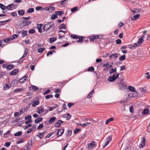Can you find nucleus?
<instances>
[{
	"label": "nucleus",
	"instance_id": "31",
	"mask_svg": "<svg viewBox=\"0 0 150 150\" xmlns=\"http://www.w3.org/2000/svg\"><path fill=\"white\" fill-rule=\"evenodd\" d=\"M13 68V64L8 65L7 67V70H10Z\"/></svg>",
	"mask_w": 150,
	"mask_h": 150
},
{
	"label": "nucleus",
	"instance_id": "21",
	"mask_svg": "<svg viewBox=\"0 0 150 150\" xmlns=\"http://www.w3.org/2000/svg\"><path fill=\"white\" fill-rule=\"evenodd\" d=\"M71 115L69 113H68L66 115H64V117L67 118V120H69V119L71 118Z\"/></svg>",
	"mask_w": 150,
	"mask_h": 150
},
{
	"label": "nucleus",
	"instance_id": "5",
	"mask_svg": "<svg viewBox=\"0 0 150 150\" xmlns=\"http://www.w3.org/2000/svg\"><path fill=\"white\" fill-rule=\"evenodd\" d=\"M142 142L141 144L139 145V147L140 148H143L145 145V142H146V139L144 137H142Z\"/></svg>",
	"mask_w": 150,
	"mask_h": 150
},
{
	"label": "nucleus",
	"instance_id": "17",
	"mask_svg": "<svg viewBox=\"0 0 150 150\" xmlns=\"http://www.w3.org/2000/svg\"><path fill=\"white\" fill-rule=\"evenodd\" d=\"M25 50L24 51V54L22 57L20 58V59L25 57L28 54V50L26 48H25Z\"/></svg>",
	"mask_w": 150,
	"mask_h": 150
},
{
	"label": "nucleus",
	"instance_id": "55",
	"mask_svg": "<svg viewBox=\"0 0 150 150\" xmlns=\"http://www.w3.org/2000/svg\"><path fill=\"white\" fill-rule=\"evenodd\" d=\"M10 132V131H8L7 132H6V133L4 134V137H8V135Z\"/></svg>",
	"mask_w": 150,
	"mask_h": 150
},
{
	"label": "nucleus",
	"instance_id": "45",
	"mask_svg": "<svg viewBox=\"0 0 150 150\" xmlns=\"http://www.w3.org/2000/svg\"><path fill=\"white\" fill-rule=\"evenodd\" d=\"M60 29H66V27L64 23L60 25L59 26Z\"/></svg>",
	"mask_w": 150,
	"mask_h": 150
},
{
	"label": "nucleus",
	"instance_id": "27",
	"mask_svg": "<svg viewBox=\"0 0 150 150\" xmlns=\"http://www.w3.org/2000/svg\"><path fill=\"white\" fill-rule=\"evenodd\" d=\"M114 118L113 117H111L109 119H108L105 122V124H107L108 123H109L110 122L114 120Z\"/></svg>",
	"mask_w": 150,
	"mask_h": 150
},
{
	"label": "nucleus",
	"instance_id": "52",
	"mask_svg": "<svg viewBox=\"0 0 150 150\" xmlns=\"http://www.w3.org/2000/svg\"><path fill=\"white\" fill-rule=\"evenodd\" d=\"M43 127V123L40 124V125L38 127L37 129H41Z\"/></svg>",
	"mask_w": 150,
	"mask_h": 150
},
{
	"label": "nucleus",
	"instance_id": "46",
	"mask_svg": "<svg viewBox=\"0 0 150 150\" xmlns=\"http://www.w3.org/2000/svg\"><path fill=\"white\" fill-rule=\"evenodd\" d=\"M56 40V39L54 38H50V43H52Z\"/></svg>",
	"mask_w": 150,
	"mask_h": 150
},
{
	"label": "nucleus",
	"instance_id": "18",
	"mask_svg": "<svg viewBox=\"0 0 150 150\" xmlns=\"http://www.w3.org/2000/svg\"><path fill=\"white\" fill-rule=\"evenodd\" d=\"M143 38V37L139 38V39L137 43L139 45H140L142 44L143 43L144 41Z\"/></svg>",
	"mask_w": 150,
	"mask_h": 150
},
{
	"label": "nucleus",
	"instance_id": "33",
	"mask_svg": "<svg viewBox=\"0 0 150 150\" xmlns=\"http://www.w3.org/2000/svg\"><path fill=\"white\" fill-rule=\"evenodd\" d=\"M140 11L139 9H135L134 10L131 9V11L132 12L134 13H137Z\"/></svg>",
	"mask_w": 150,
	"mask_h": 150
},
{
	"label": "nucleus",
	"instance_id": "38",
	"mask_svg": "<svg viewBox=\"0 0 150 150\" xmlns=\"http://www.w3.org/2000/svg\"><path fill=\"white\" fill-rule=\"evenodd\" d=\"M126 59L125 55H124L119 57V59L120 60H123Z\"/></svg>",
	"mask_w": 150,
	"mask_h": 150
},
{
	"label": "nucleus",
	"instance_id": "2",
	"mask_svg": "<svg viewBox=\"0 0 150 150\" xmlns=\"http://www.w3.org/2000/svg\"><path fill=\"white\" fill-rule=\"evenodd\" d=\"M120 74H116V73H115L112 76L109 77L108 79V80L110 82H114L119 77Z\"/></svg>",
	"mask_w": 150,
	"mask_h": 150
},
{
	"label": "nucleus",
	"instance_id": "57",
	"mask_svg": "<svg viewBox=\"0 0 150 150\" xmlns=\"http://www.w3.org/2000/svg\"><path fill=\"white\" fill-rule=\"evenodd\" d=\"M18 36V35L17 34H13L11 37L13 40L16 38Z\"/></svg>",
	"mask_w": 150,
	"mask_h": 150
},
{
	"label": "nucleus",
	"instance_id": "40",
	"mask_svg": "<svg viewBox=\"0 0 150 150\" xmlns=\"http://www.w3.org/2000/svg\"><path fill=\"white\" fill-rule=\"evenodd\" d=\"M61 123L60 122H59V120L57 121V122L56 123L54 124V126L55 127H59L60 126Z\"/></svg>",
	"mask_w": 150,
	"mask_h": 150
},
{
	"label": "nucleus",
	"instance_id": "35",
	"mask_svg": "<svg viewBox=\"0 0 150 150\" xmlns=\"http://www.w3.org/2000/svg\"><path fill=\"white\" fill-rule=\"evenodd\" d=\"M0 8L2 10H4L6 8V6L3 5V4H0Z\"/></svg>",
	"mask_w": 150,
	"mask_h": 150
},
{
	"label": "nucleus",
	"instance_id": "44",
	"mask_svg": "<svg viewBox=\"0 0 150 150\" xmlns=\"http://www.w3.org/2000/svg\"><path fill=\"white\" fill-rule=\"evenodd\" d=\"M53 97V95L52 94L49 95H47L45 96V98L46 99H48L50 98H51Z\"/></svg>",
	"mask_w": 150,
	"mask_h": 150
},
{
	"label": "nucleus",
	"instance_id": "28",
	"mask_svg": "<svg viewBox=\"0 0 150 150\" xmlns=\"http://www.w3.org/2000/svg\"><path fill=\"white\" fill-rule=\"evenodd\" d=\"M68 2V0H63L62 1L61 3L62 5H64L67 4Z\"/></svg>",
	"mask_w": 150,
	"mask_h": 150
},
{
	"label": "nucleus",
	"instance_id": "49",
	"mask_svg": "<svg viewBox=\"0 0 150 150\" xmlns=\"http://www.w3.org/2000/svg\"><path fill=\"white\" fill-rule=\"evenodd\" d=\"M78 9V8L77 7H75L71 9V11L72 12H74L76 11Z\"/></svg>",
	"mask_w": 150,
	"mask_h": 150
},
{
	"label": "nucleus",
	"instance_id": "62",
	"mask_svg": "<svg viewBox=\"0 0 150 150\" xmlns=\"http://www.w3.org/2000/svg\"><path fill=\"white\" fill-rule=\"evenodd\" d=\"M23 142V139H20L17 142V144H19Z\"/></svg>",
	"mask_w": 150,
	"mask_h": 150
},
{
	"label": "nucleus",
	"instance_id": "42",
	"mask_svg": "<svg viewBox=\"0 0 150 150\" xmlns=\"http://www.w3.org/2000/svg\"><path fill=\"white\" fill-rule=\"evenodd\" d=\"M56 13L57 14V15H58L59 16L61 15L62 13L64 14V13L63 11H57Z\"/></svg>",
	"mask_w": 150,
	"mask_h": 150
},
{
	"label": "nucleus",
	"instance_id": "34",
	"mask_svg": "<svg viewBox=\"0 0 150 150\" xmlns=\"http://www.w3.org/2000/svg\"><path fill=\"white\" fill-rule=\"evenodd\" d=\"M57 17V14H54L52 15L51 18L52 20H54Z\"/></svg>",
	"mask_w": 150,
	"mask_h": 150
},
{
	"label": "nucleus",
	"instance_id": "19",
	"mask_svg": "<svg viewBox=\"0 0 150 150\" xmlns=\"http://www.w3.org/2000/svg\"><path fill=\"white\" fill-rule=\"evenodd\" d=\"M18 72V69H14L13 71L10 73L11 75H15Z\"/></svg>",
	"mask_w": 150,
	"mask_h": 150
},
{
	"label": "nucleus",
	"instance_id": "41",
	"mask_svg": "<svg viewBox=\"0 0 150 150\" xmlns=\"http://www.w3.org/2000/svg\"><path fill=\"white\" fill-rule=\"evenodd\" d=\"M45 49V47L40 48L38 49V51L40 53H42Z\"/></svg>",
	"mask_w": 150,
	"mask_h": 150
},
{
	"label": "nucleus",
	"instance_id": "7",
	"mask_svg": "<svg viewBox=\"0 0 150 150\" xmlns=\"http://www.w3.org/2000/svg\"><path fill=\"white\" fill-rule=\"evenodd\" d=\"M128 89L132 92H134V94L135 96L137 95L138 94V93L137 91H136L134 87L132 86H128Z\"/></svg>",
	"mask_w": 150,
	"mask_h": 150
},
{
	"label": "nucleus",
	"instance_id": "9",
	"mask_svg": "<svg viewBox=\"0 0 150 150\" xmlns=\"http://www.w3.org/2000/svg\"><path fill=\"white\" fill-rule=\"evenodd\" d=\"M101 37H100L98 35H96L95 36H92L90 39L91 41H93L94 40L97 38H101L102 37L101 36H100Z\"/></svg>",
	"mask_w": 150,
	"mask_h": 150
},
{
	"label": "nucleus",
	"instance_id": "47",
	"mask_svg": "<svg viewBox=\"0 0 150 150\" xmlns=\"http://www.w3.org/2000/svg\"><path fill=\"white\" fill-rule=\"evenodd\" d=\"M94 69L93 67H91L88 68L87 69L88 71H94Z\"/></svg>",
	"mask_w": 150,
	"mask_h": 150
},
{
	"label": "nucleus",
	"instance_id": "43",
	"mask_svg": "<svg viewBox=\"0 0 150 150\" xmlns=\"http://www.w3.org/2000/svg\"><path fill=\"white\" fill-rule=\"evenodd\" d=\"M91 124V123L89 122H86L85 123H84L82 124V127H85L88 126L90 125Z\"/></svg>",
	"mask_w": 150,
	"mask_h": 150
},
{
	"label": "nucleus",
	"instance_id": "50",
	"mask_svg": "<svg viewBox=\"0 0 150 150\" xmlns=\"http://www.w3.org/2000/svg\"><path fill=\"white\" fill-rule=\"evenodd\" d=\"M32 126L31 124H29L26 125L25 126L23 127V128L25 129H28L29 127H31Z\"/></svg>",
	"mask_w": 150,
	"mask_h": 150
},
{
	"label": "nucleus",
	"instance_id": "32",
	"mask_svg": "<svg viewBox=\"0 0 150 150\" xmlns=\"http://www.w3.org/2000/svg\"><path fill=\"white\" fill-rule=\"evenodd\" d=\"M23 91V88H19L14 89L13 91L14 92H16Z\"/></svg>",
	"mask_w": 150,
	"mask_h": 150
},
{
	"label": "nucleus",
	"instance_id": "26",
	"mask_svg": "<svg viewBox=\"0 0 150 150\" xmlns=\"http://www.w3.org/2000/svg\"><path fill=\"white\" fill-rule=\"evenodd\" d=\"M149 112V110L148 109H144L142 112L143 115L148 114Z\"/></svg>",
	"mask_w": 150,
	"mask_h": 150
},
{
	"label": "nucleus",
	"instance_id": "4",
	"mask_svg": "<svg viewBox=\"0 0 150 150\" xmlns=\"http://www.w3.org/2000/svg\"><path fill=\"white\" fill-rule=\"evenodd\" d=\"M31 22L29 21H23L19 24L20 26L24 27L26 25H29L30 24Z\"/></svg>",
	"mask_w": 150,
	"mask_h": 150
},
{
	"label": "nucleus",
	"instance_id": "23",
	"mask_svg": "<svg viewBox=\"0 0 150 150\" xmlns=\"http://www.w3.org/2000/svg\"><path fill=\"white\" fill-rule=\"evenodd\" d=\"M117 57L118 54L117 53H115L114 54H111L109 56V58H111L113 57L114 59H115L117 58Z\"/></svg>",
	"mask_w": 150,
	"mask_h": 150
},
{
	"label": "nucleus",
	"instance_id": "58",
	"mask_svg": "<svg viewBox=\"0 0 150 150\" xmlns=\"http://www.w3.org/2000/svg\"><path fill=\"white\" fill-rule=\"evenodd\" d=\"M31 118V116L30 115H28L27 116L25 117V119L26 120H31L30 119Z\"/></svg>",
	"mask_w": 150,
	"mask_h": 150
},
{
	"label": "nucleus",
	"instance_id": "54",
	"mask_svg": "<svg viewBox=\"0 0 150 150\" xmlns=\"http://www.w3.org/2000/svg\"><path fill=\"white\" fill-rule=\"evenodd\" d=\"M115 42L117 44H118L121 43L122 42L120 39H117L116 40Z\"/></svg>",
	"mask_w": 150,
	"mask_h": 150
},
{
	"label": "nucleus",
	"instance_id": "6",
	"mask_svg": "<svg viewBox=\"0 0 150 150\" xmlns=\"http://www.w3.org/2000/svg\"><path fill=\"white\" fill-rule=\"evenodd\" d=\"M64 131V129H57V136L59 137L61 136L63 133Z\"/></svg>",
	"mask_w": 150,
	"mask_h": 150
},
{
	"label": "nucleus",
	"instance_id": "36",
	"mask_svg": "<svg viewBox=\"0 0 150 150\" xmlns=\"http://www.w3.org/2000/svg\"><path fill=\"white\" fill-rule=\"evenodd\" d=\"M116 71V68H115L114 69H112L110 70L109 73L110 74H112L113 73H114Z\"/></svg>",
	"mask_w": 150,
	"mask_h": 150
},
{
	"label": "nucleus",
	"instance_id": "64",
	"mask_svg": "<svg viewBox=\"0 0 150 150\" xmlns=\"http://www.w3.org/2000/svg\"><path fill=\"white\" fill-rule=\"evenodd\" d=\"M109 65H110L108 63H106V64H104L103 65V67H109Z\"/></svg>",
	"mask_w": 150,
	"mask_h": 150
},
{
	"label": "nucleus",
	"instance_id": "13",
	"mask_svg": "<svg viewBox=\"0 0 150 150\" xmlns=\"http://www.w3.org/2000/svg\"><path fill=\"white\" fill-rule=\"evenodd\" d=\"M27 79V76L25 75L23 77L20 79L19 82L20 83H23V82L25 81Z\"/></svg>",
	"mask_w": 150,
	"mask_h": 150
},
{
	"label": "nucleus",
	"instance_id": "61",
	"mask_svg": "<svg viewBox=\"0 0 150 150\" xmlns=\"http://www.w3.org/2000/svg\"><path fill=\"white\" fill-rule=\"evenodd\" d=\"M81 130V129H80L77 128L74 131V133H77Z\"/></svg>",
	"mask_w": 150,
	"mask_h": 150
},
{
	"label": "nucleus",
	"instance_id": "20",
	"mask_svg": "<svg viewBox=\"0 0 150 150\" xmlns=\"http://www.w3.org/2000/svg\"><path fill=\"white\" fill-rule=\"evenodd\" d=\"M18 13L19 15L22 16L24 14L25 11L23 10H20L18 11Z\"/></svg>",
	"mask_w": 150,
	"mask_h": 150
},
{
	"label": "nucleus",
	"instance_id": "12",
	"mask_svg": "<svg viewBox=\"0 0 150 150\" xmlns=\"http://www.w3.org/2000/svg\"><path fill=\"white\" fill-rule=\"evenodd\" d=\"M140 16L139 14H137L136 15H134L131 18V20L132 21H134L139 18Z\"/></svg>",
	"mask_w": 150,
	"mask_h": 150
},
{
	"label": "nucleus",
	"instance_id": "25",
	"mask_svg": "<svg viewBox=\"0 0 150 150\" xmlns=\"http://www.w3.org/2000/svg\"><path fill=\"white\" fill-rule=\"evenodd\" d=\"M85 38L84 37L82 36H79L78 37V38L79 39V40H78L77 42H82L83 40V38Z\"/></svg>",
	"mask_w": 150,
	"mask_h": 150
},
{
	"label": "nucleus",
	"instance_id": "11",
	"mask_svg": "<svg viewBox=\"0 0 150 150\" xmlns=\"http://www.w3.org/2000/svg\"><path fill=\"white\" fill-rule=\"evenodd\" d=\"M46 134L45 132L44 131L42 132H40L37 135V136L39 137L40 139H42L43 138L44 135V134Z\"/></svg>",
	"mask_w": 150,
	"mask_h": 150
},
{
	"label": "nucleus",
	"instance_id": "56",
	"mask_svg": "<svg viewBox=\"0 0 150 150\" xmlns=\"http://www.w3.org/2000/svg\"><path fill=\"white\" fill-rule=\"evenodd\" d=\"M31 88L34 91H35L38 89V87H37L35 86L32 85V86Z\"/></svg>",
	"mask_w": 150,
	"mask_h": 150
},
{
	"label": "nucleus",
	"instance_id": "3",
	"mask_svg": "<svg viewBox=\"0 0 150 150\" xmlns=\"http://www.w3.org/2000/svg\"><path fill=\"white\" fill-rule=\"evenodd\" d=\"M96 146V144L94 141H92L90 143H88L86 145L87 148L88 150H90Z\"/></svg>",
	"mask_w": 150,
	"mask_h": 150
},
{
	"label": "nucleus",
	"instance_id": "8",
	"mask_svg": "<svg viewBox=\"0 0 150 150\" xmlns=\"http://www.w3.org/2000/svg\"><path fill=\"white\" fill-rule=\"evenodd\" d=\"M112 139V138L111 137L109 136L108 138L106 139V142L105 143L103 147H105L110 142Z\"/></svg>",
	"mask_w": 150,
	"mask_h": 150
},
{
	"label": "nucleus",
	"instance_id": "48",
	"mask_svg": "<svg viewBox=\"0 0 150 150\" xmlns=\"http://www.w3.org/2000/svg\"><path fill=\"white\" fill-rule=\"evenodd\" d=\"M54 133V132H51L49 134H48L46 136V138H48L50 137Z\"/></svg>",
	"mask_w": 150,
	"mask_h": 150
},
{
	"label": "nucleus",
	"instance_id": "22",
	"mask_svg": "<svg viewBox=\"0 0 150 150\" xmlns=\"http://www.w3.org/2000/svg\"><path fill=\"white\" fill-rule=\"evenodd\" d=\"M56 119V118L55 117H53L51 118L49 120V122L50 123H51L52 122H54L55 120Z\"/></svg>",
	"mask_w": 150,
	"mask_h": 150
},
{
	"label": "nucleus",
	"instance_id": "53",
	"mask_svg": "<svg viewBox=\"0 0 150 150\" xmlns=\"http://www.w3.org/2000/svg\"><path fill=\"white\" fill-rule=\"evenodd\" d=\"M53 52H55V51L54 50H52V51H50L48 52L47 53V56H49L50 54H53Z\"/></svg>",
	"mask_w": 150,
	"mask_h": 150
},
{
	"label": "nucleus",
	"instance_id": "15",
	"mask_svg": "<svg viewBox=\"0 0 150 150\" xmlns=\"http://www.w3.org/2000/svg\"><path fill=\"white\" fill-rule=\"evenodd\" d=\"M44 109L41 107L38 108L37 110V112L39 114H41L42 113Z\"/></svg>",
	"mask_w": 150,
	"mask_h": 150
},
{
	"label": "nucleus",
	"instance_id": "60",
	"mask_svg": "<svg viewBox=\"0 0 150 150\" xmlns=\"http://www.w3.org/2000/svg\"><path fill=\"white\" fill-rule=\"evenodd\" d=\"M11 15L13 17H16L17 16V14L16 12H13L11 13Z\"/></svg>",
	"mask_w": 150,
	"mask_h": 150
},
{
	"label": "nucleus",
	"instance_id": "59",
	"mask_svg": "<svg viewBox=\"0 0 150 150\" xmlns=\"http://www.w3.org/2000/svg\"><path fill=\"white\" fill-rule=\"evenodd\" d=\"M28 32L29 33L33 34L35 32V30L34 29L30 30Z\"/></svg>",
	"mask_w": 150,
	"mask_h": 150
},
{
	"label": "nucleus",
	"instance_id": "51",
	"mask_svg": "<svg viewBox=\"0 0 150 150\" xmlns=\"http://www.w3.org/2000/svg\"><path fill=\"white\" fill-rule=\"evenodd\" d=\"M10 87V86H8V84H6L4 86V90H6L8 89Z\"/></svg>",
	"mask_w": 150,
	"mask_h": 150
},
{
	"label": "nucleus",
	"instance_id": "30",
	"mask_svg": "<svg viewBox=\"0 0 150 150\" xmlns=\"http://www.w3.org/2000/svg\"><path fill=\"white\" fill-rule=\"evenodd\" d=\"M22 132L21 131H18L14 134V136L16 137H19L21 135Z\"/></svg>",
	"mask_w": 150,
	"mask_h": 150
},
{
	"label": "nucleus",
	"instance_id": "1",
	"mask_svg": "<svg viewBox=\"0 0 150 150\" xmlns=\"http://www.w3.org/2000/svg\"><path fill=\"white\" fill-rule=\"evenodd\" d=\"M52 27L54 28H55V25L53 22H50L45 25L42 29L44 31H46Z\"/></svg>",
	"mask_w": 150,
	"mask_h": 150
},
{
	"label": "nucleus",
	"instance_id": "63",
	"mask_svg": "<svg viewBox=\"0 0 150 150\" xmlns=\"http://www.w3.org/2000/svg\"><path fill=\"white\" fill-rule=\"evenodd\" d=\"M71 37L72 38H73L74 39H78V37L76 35L72 34L71 35Z\"/></svg>",
	"mask_w": 150,
	"mask_h": 150
},
{
	"label": "nucleus",
	"instance_id": "14",
	"mask_svg": "<svg viewBox=\"0 0 150 150\" xmlns=\"http://www.w3.org/2000/svg\"><path fill=\"white\" fill-rule=\"evenodd\" d=\"M13 4H11L8 5L6 6V8L8 10H13Z\"/></svg>",
	"mask_w": 150,
	"mask_h": 150
},
{
	"label": "nucleus",
	"instance_id": "24",
	"mask_svg": "<svg viewBox=\"0 0 150 150\" xmlns=\"http://www.w3.org/2000/svg\"><path fill=\"white\" fill-rule=\"evenodd\" d=\"M42 120V118L39 117L35 119V123H38L41 121Z\"/></svg>",
	"mask_w": 150,
	"mask_h": 150
},
{
	"label": "nucleus",
	"instance_id": "39",
	"mask_svg": "<svg viewBox=\"0 0 150 150\" xmlns=\"http://www.w3.org/2000/svg\"><path fill=\"white\" fill-rule=\"evenodd\" d=\"M34 11V9L33 8H29L27 11V13H32Z\"/></svg>",
	"mask_w": 150,
	"mask_h": 150
},
{
	"label": "nucleus",
	"instance_id": "16",
	"mask_svg": "<svg viewBox=\"0 0 150 150\" xmlns=\"http://www.w3.org/2000/svg\"><path fill=\"white\" fill-rule=\"evenodd\" d=\"M34 101L33 103L32 104L33 106L34 107H35L37 105L39 104L40 102L38 100H34Z\"/></svg>",
	"mask_w": 150,
	"mask_h": 150
},
{
	"label": "nucleus",
	"instance_id": "29",
	"mask_svg": "<svg viewBox=\"0 0 150 150\" xmlns=\"http://www.w3.org/2000/svg\"><path fill=\"white\" fill-rule=\"evenodd\" d=\"M27 31L23 30L22 32V34L23 37H24L27 35Z\"/></svg>",
	"mask_w": 150,
	"mask_h": 150
},
{
	"label": "nucleus",
	"instance_id": "37",
	"mask_svg": "<svg viewBox=\"0 0 150 150\" xmlns=\"http://www.w3.org/2000/svg\"><path fill=\"white\" fill-rule=\"evenodd\" d=\"M58 106V105H55L54 106L52 107H51L49 108V111H52L54 109H55V108L57 107Z\"/></svg>",
	"mask_w": 150,
	"mask_h": 150
},
{
	"label": "nucleus",
	"instance_id": "10",
	"mask_svg": "<svg viewBox=\"0 0 150 150\" xmlns=\"http://www.w3.org/2000/svg\"><path fill=\"white\" fill-rule=\"evenodd\" d=\"M18 81L16 79L13 80L10 84V86L13 87L17 85L18 83Z\"/></svg>",
	"mask_w": 150,
	"mask_h": 150
}]
</instances>
